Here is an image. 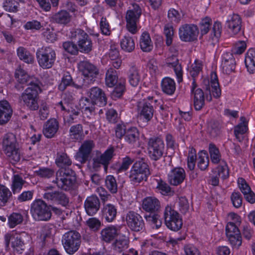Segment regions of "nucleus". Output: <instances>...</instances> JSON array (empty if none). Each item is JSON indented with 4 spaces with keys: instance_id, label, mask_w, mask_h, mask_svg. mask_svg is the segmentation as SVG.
<instances>
[{
    "instance_id": "nucleus-1",
    "label": "nucleus",
    "mask_w": 255,
    "mask_h": 255,
    "mask_svg": "<svg viewBox=\"0 0 255 255\" xmlns=\"http://www.w3.org/2000/svg\"><path fill=\"white\" fill-rule=\"evenodd\" d=\"M56 165L61 168L55 174V179L52 182L58 188L65 191L72 189L76 181L75 172L70 168H66L72 164V160L66 153L57 152L55 160Z\"/></svg>"
},
{
    "instance_id": "nucleus-2",
    "label": "nucleus",
    "mask_w": 255,
    "mask_h": 255,
    "mask_svg": "<svg viewBox=\"0 0 255 255\" xmlns=\"http://www.w3.org/2000/svg\"><path fill=\"white\" fill-rule=\"evenodd\" d=\"M42 83H36L27 87L21 94L20 100L24 108L31 111H37L39 109V94L42 91Z\"/></svg>"
},
{
    "instance_id": "nucleus-3",
    "label": "nucleus",
    "mask_w": 255,
    "mask_h": 255,
    "mask_svg": "<svg viewBox=\"0 0 255 255\" xmlns=\"http://www.w3.org/2000/svg\"><path fill=\"white\" fill-rule=\"evenodd\" d=\"M2 149L9 162L15 164L20 161V153L15 135L12 133L4 135L1 143Z\"/></svg>"
},
{
    "instance_id": "nucleus-4",
    "label": "nucleus",
    "mask_w": 255,
    "mask_h": 255,
    "mask_svg": "<svg viewBox=\"0 0 255 255\" xmlns=\"http://www.w3.org/2000/svg\"><path fill=\"white\" fill-rule=\"evenodd\" d=\"M150 174L147 163L142 161H136L129 172V182L132 185L137 186L143 181H146Z\"/></svg>"
},
{
    "instance_id": "nucleus-5",
    "label": "nucleus",
    "mask_w": 255,
    "mask_h": 255,
    "mask_svg": "<svg viewBox=\"0 0 255 255\" xmlns=\"http://www.w3.org/2000/svg\"><path fill=\"white\" fill-rule=\"evenodd\" d=\"M30 212L34 220L37 221H49L52 216L51 206L40 199H35L32 202Z\"/></svg>"
},
{
    "instance_id": "nucleus-6",
    "label": "nucleus",
    "mask_w": 255,
    "mask_h": 255,
    "mask_svg": "<svg viewBox=\"0 0 255 255\" xmlns=\"http://www.w3.org/2000/svg\"><path fill=\"white\" fill-rule=\"evenodd\" d=\"M114 155V149L113 147L108 148L103 153L96 150L93 155L90 165L95 171L99 170L103 166L105 171H107Z\"/></svg>"
},
{
    "instance_id": "nucleus-7",
    "label": "nucleus",
    "mask_w": 255,
    "mask_h": 255,
    "mask_svg": "<svg viewBox=\"0 0 255 255\" xmlns=\"http://www.w3.org/2000/svg\"><path fill=\"white\" fill-rule=\"evenodd\" d=\"M61 242L66 252L69 255H73L80 247L81 236L78 232L70 230L62 235Z\"/></svg>"
},
{
    "instance_id": "nucleus-8",
    "label": "nucleus",
    "mask_w": 255,
    "mask_h": 255,
    "mask_svg": "<svg viewBox=\"0 0 255 255\" xmlns=\"http://www.w3.org/2000/svg\"><path fill=\"white\" fill-rule=\"evenodd\" d=\"M70 38L77 41L79 51L88 53L92 51L93 43L90 36L83 29L74 28L70 31Z\"/></svg>"
},
{
    "instance_id": "nucleus-9",
    "label": "nucleus",
    "mask_w": 255,
    "mask_h": 255,
    "mask_svg": "<svg viewBox=\"0 0 255 255\" xmlns=\"http://www.w3.org/2000/svg\"><path fill=\"white\" fill-rule=\"evenodd\" d=\"M43 198L49 204H60L66 206L69 203V198L63 192L55 190L52 185L45 186L43 188Z\"/></svg>"
},
{
    "instance_id": "nucleus-10",
    "label": "nucleus",
    "mask_w": 255,
    "mask_h": 255,
    "mask_svg": "<svg viewBox=\"0 0 255 255\" xmlns=\"http://www.w3.org/2000/svg\"><path fill=\"white\" fill-rule=\"evenodd\" d=\"M142 10L137 3H133L127 10L126 15V27L131 34H134L138 31L137 23L139 21Z\"/></svg>"
},
{
    "instance_id": "nucleus-11",
    "label": "nucleus",
    "mask_w": 255,
    "mask_h": 255,
    "mask_svg": "<svg viewBox=\"0 0 255 255\" xmlns=\"http://www.w3.org/2000/svg\"><path fill=\"white\" fill-rule=\"evenodd\" d=\"M148 154L150 158L157 161L162 157L165 150L164 142L159 136L150 137L147 142Z\"/></svg>"
},
{
    "instance_id": "nucleus-12",
    "label": "nucleus",
    "mask_w": 255,
    "mask_h": 255,
    "mask_svg": "<svg viewBox=\"0 0 255 255\" xmlns=\"http://www.w3.org/2000/svg\"><path fill=\"white\" fill-rule=\"evenodd\" d=\"M36 57L39 66L43 69H49L54 64L56 55L52 48L46 47L38 49L36 52Z\"/></svg>"
},
{
    "instance_id": "nucleus-13",
    "label": "nucleus",
    "mask_w": 255,
    "mask_h": 255,
    "mask_svg": "<svg viewBox=\"0 0 255 255\" xmlns=\"http://www.w3.org/2000/svg\"><path fill=\"white\" fill-rule=\"evenodd\" d=\"M164 219L166 226L171 230L178 231L182 226V219L181 216L171 206H166L164 211Z\"/></svg>"
},
{
    "instance_id": "nucleus-14",
    "label": "nucleus",
    "mask_w": 255,
    "mask_h": 255,
    "mask_svg": "<svg viewBox=\"0 0 255 255\" xmlns=\"http://www.w3.org/2000/svg\"><path fill=\"white\" fill-rule=\"evenodd\" d=\"M56 108L64 112V121L66 124L70 125L77 122L80 111L78 109L72 107L71 104L67 102L66 99H63L56 104Z\"/></svg>"
},
{
    "instance_id": "nucleus-15",
    "label": "nucleus",
    "mask_w": 255,
    "mask_h": 255,
    "mask_svg": "<svg viewBox=\"0 0 255 255\" xmlns=\"http://www.w3.org/2000/svg\"><path fill=\"white\" fill-rule=\"evenodd\" d=\"M78 69L84 77L90 83H93L99 75L98 68L89 61H81L78 63Z\"/></svg>"
},
{
    "instance_id": "nucleus-16",
    "label": "nucleus",
    "mask_w": 255,
    "mask_h": 255,
    "mask_svg": "<svg viewBox=\"0 0 255 255\" xmlns=\"http://www.w3.org/2000/svg\"><path fill=\"white\" fill-rule=\"evenodd\" d=\"M127 226L132 231L138 232L144 229V222L142 217L138 213L129 211L124 217Z\"/></svg>"
},
{
    "instance_id": "nucleus-17",
    "label": "nucleus",
    "mask_w": 255,
    "mask_h": 255,
    "mask_svg": "<svg viewBox=\"0 0 255 255\" xmlns=\"http://www.w3.org/2000/svg\"><path fill=\"white\" fill-rule=\"evenodd\" d=\"M198 28L194 24H185L179 29V36L181 41L192 42L197 39Z\"/></svg>"
},
{
    "instance_id": "nucleus-18",
    "label": "nucleus",
    "mask_w": 255,
    "mask_h": 255,
    "mask_svg": "<svg viewBox=\"0 0 255 255\" xmlns=\"http://www.w3.org/2000/svg\"><path fill=\"white\" fill-rule=\"evenodd\" d=\"M137 112L140 119L144 122H148L153 118L154 109L152 101L149 102L146 100L137 103Z\"/></svg>"
},
{
    "instance_id": "nucleus-19",
    "label": "nucleus",
    "mask_w": 255,
    "mask_h": 255,
    "mask_svg": "<svg viewBox=\"0 0 255 255\" xmlns=\"http://www.w3.org/2000/svg\"><path fill=\"white\" fill-rule=\"evenodd\" d=\"M87 96L96 105L103 107L107 104V97L104 91L98 87L90 88L87 93Z\"/></svg>"
},
{
    "instance_id": "nucleus-20",
    "label": "nucleus",
    "mask_w": 255,
    "mask_h": 255,
    "mask_svg": "<svg viewBox=\"0 0 255 255\" xmlns=\"http://www.w3.org/2000/svg\"><path fill=\"white\" fill-rule=\"evenodd\" d=\"M123 229L127 230L126 227L122 226H108L101 231V239L106 243H110L121 234Z\"/></svg>"
},
{
    "instance_id": "nucleus-21",
    "label": "nucleus",
    "mask_w": 255,
    "mask_h": 255,
    "mask_svg": "<svg viewBox=\"0 0 255 255\" xmlns=\"http://www.w3.org/2000/svg\"><path fill=\"white\" fill-rule=\"evenodd\" d=\"M195 80H193L191 86V91L194 95L193 102L195 109L201 110L205 105V95L203 90L197 87Z\"/></svg>"
},
{
    "instance_id": "nucleus-22",
    "label": "nucleus",
    "mask_w": 255,
    "mask_h": 255,
    "mask_svg": "<svg viewBox=\"0 0 255 255\" xmlns=\"http://www.w3.org/2000/svg\"><path fill=\"white\" fill-rule=\"evenodd\" d=\"M94 146L93 140L84 141L77 153L76 159L81 163H85L88 160Z\"/></svg>"
},
{
    "instance_id": "nucleus-23",
    "label": "nucleus",
    "mask_w": 255,
    "mask_h": 255,
    "mask_svg": "<svg viewBox=\"0 0 255 255\" xmlns=\"http://www.w3.org/2000/svg\"><path fill=\"white\" fill-rule=\"evenodd\" d=\"M185 171L181 167L173 168L167 174L168 182L173 186H178L181 184L185 180Z\"/></svg>"
},
{
    "instance_id": "nucleus-24",
    "label": "nucleus",
    "mask_w": 255,
    "mask_h": 255,
    "mask_svg": "<svg viewBox=\"0 0 255 255\" xmlns=\"http://www.w3.org/2000/svg\"><path fill=\"white\" fill-rule=\"evenodd\" d=\"M15 77L18 82L20 84H26L27 87L33 85L34 83L39 84L42 83L41 81L34 76H30L20 67H18L15 72Z\"/></svg>"
},
{
    "instance_id": "nucleus-25",
    "label": "nucleus",
    "mask_w": 255,
    "mask_h": 255,
    "mask_svg": "<svg viewBox=\"0 0 255 255\" xmlns=\"http://www.w3.org/2000/svg\"><path fill=\"white\" fill-rule=\"evenodd\" d=\"M242 19L238 14L233 13L228 16L225 25L234 35L237 34L241 30Z\"/></svg>"
},
{
    "instance_id": "nucleus-26",
    "label": "nucleus",
    "mask_w": 255,
    "mask_h": 255,
    "mask_svg": "<svg viewBox=\"0 0 255 255\" xmlns=\"http://www.w3.org/2000/svg\"><path fill=\"white\" fill-rule=\"evenodd\" d=\"M142 207L143 210L147 212L156 213L160 210L161 203L155 197H147L142 201Z\"/></svg>"
},
{
    "instance_id": "nucleus-27",
    "label": "nucleus",
    "mask_w": 255,
    "mask_h": 255,
    "mask_svg": "<svg viewBox=\"0 0 255 255\" xmlns=\"http://www.w3.org/2000/svg\"><path fill=\"white\" fill-rule=\"evenodd\" d=\"M221 67L223 72L227 74H230L234 71L236 68V61L232 53L225 52L223 54Z\"/></svg>"
},
{
    "instance_id": "nucleus-28",
    "label": "nucleus",
    "mask_w": 255,
    "mask_h": 255,
    "mask_svg": "<svg viewBox=\"0 0 255 255\" xmlns=\"http://www.w3.org/2000/svg\"><path fill=\"white\" fill-rule=\"evenodd\" d=\"M84 207L88 215L93 216L96 214L100 207V202L98 197L96 195L88 197L85 201Z\"/></svg>"
},
{
    "instance_id": "nucleus-29",
    "label": "nucleus",
    "mask_w": 255,
    "mask_h": 255,
    "mask_svg": "<svg viewBox=\"0 0 255 255\" xmlns=\"http://www.w3.org/2000/svg\"><path fill=\"white\" fill-rule=\"evenodd\" d=\"M12 112V109L7 101H0V125L6 124L10 119Z\"/></svg>"
},
{
    "instance_id": "nucleus-30",
    "label": "nucleus",
    "mask_w": 255,
    "mask_h": 255,
    "mask_svg": "<svg viewBox=\"0 0 255 255\" xmlns=\"http://www.w3.org/2000/svg\"><path fill=\"white\" fill-rule=\"evenodd\" d=\"M59 129V123L55 119L48 120L44 125L43 133L47 138H52Z\"/></svg>"
},
{
    "instance_id": "nucleus-31",
    "label": "nucleus",
    "mask_w": 255,
    "mask_h": 255,
    "mask_svg": "<svg viewBox=\"0 0 255 255\" xmlns=\"http://www.w3.org/2000/svg\"><path fill=\"white\" fill-rule=\"evenodd\" d=\"M124 138L125 141L131 146L139 145V133L136 128L131 127L128 128Z\"/></svg>"
},
{
    "instance_id": "nucleus-32",
    "label": "nucleus",
    "mask_w": 255,
    "mask_h": 255,
    "mask_svg": "<svg viewBox=\"0 0 255 255\" xmlns=\"http://www.w3.org/2000/svg\"><path fill=\"white\" fill-rule=\"evenodd\" d=\"M166 63L168 66L173 68L178 82H181L183 81V70L176 56H172L168 57L166 60Z\"/></svg>"
},
{
    "instance_id": "nucleus-33",
    "label": "nucleus",
    "mask_w": 255,
    "mask_h": 255,
    "mask_svg": "<svg viewBox=\"0 0 255 255\" xmlns=\"http://www.w3.org/2000/svg\"><path fill=\"white\" fill-rule=\"evenodd\" d=\"M127 77L129 84L133 87H137L141 82L139 71L135 65L130 66L127 72Z\"/></svg>"
},
{
    "instance_id": "nucleus-34",
    "label": "nucleus",
    "mask_w": 255,
    "mask_h": 255,
    "mask_svg": "<svg viewBox=\"0 0 255 255\" xmlns=\"http://www.w3.org/2000/svg\"><path fill=\"white\" fill-rule=\"evenodd\" d=\"M206 90L209 91L210 95L215 98H218L221 96V90L220 88L217 75L216 73L212 72L211 74V81L210 85L206 87Z\"/></svg>"
},
{
    "instance_id": "nucleus-35",
    "label": "nucleus",
    "mask_w": 255,
    "mask_h": 255,
    "mask_svg": "<svg viewBox=\"0 0 255 255\" xmlns=\"http://www.w3.org/2000/svg\"><path fill=\"white\" fill-rule=\"evenodd\" d=\"M102 218L108 223L113 222L116 218L117 209L111 204H107L104 206L102 210Z\"/></svg>"
},
{
    "instance_id": "nucleus-36",
    "label": "nucleus",
    "mask_w": 255,
    "mask_h": 255,
    "mask_svg": "<svg viewBox=\"0 0 255 255\" xmlns=\"http://www.w3.org/2000/svg\"><path fill=\"white\" fill-rule=\"evenodd\" d=\"M22 173H14L11 178V189L13 194L19 193L26 181Z\"/></svg>"
},
{
    "instance_id": "nucleus-37",
    "label": "nucleus",
    "mask_w": 255,
    "mask_h": 255,
    "mask_svg": "<svg viewBox=\"0 0 255 255\" xmlns=\"http://www.w3.org/2000/svg\"><path fill=\"white\" fill-rule=\"evenodd\" d=\"M4 239L6 248L9 247L10 244L13 248L21 247L23 244L20 235L15 234L13 232L6 234Z\"/></svg>"
},
{
    "instance_id": "nucleus-38",
    "label": "nucleus",
    "mask_w": 255,
    "mask_h": 255,
    "mask_svg": "<svg viewBox=\"0 0 255 255\" xmlns=\"http://www.w3.org/2000/svg\"><path fill=\"white\" fill-rule=\"evenodd\" d=\"M51 19L53 22L65 25L70 22L71 16L67 11L62 10L53 14Z\"/></svg>"
},
{
    "instance_id": "nucleus-39",
    "label": "nucleus",
    "mask_w": 255,
    "mask_h": 255,
    "mask_svg": "<svg viewBox=\"0 0 255 255\" xmlns=\"http://www.w3.org/2000/svg\"><path fill=\"white\" fill-rule=\"evenodd\" d=\"M241 123L234 127V134L239 141L243 139L244 134L248 130V121L244 117L240 118Z\"/></svg>"
},
{
    "instance_id": "nucleus-40",
    "label": "nucleus",
    "mask_w": 255,
    "mask_h": 255,
    "mask_svg": "<svg viewBox=\"0 0 255 255\" xmlns=\"http://www.w3.org/2000/svg\"><path fill=\"white\" fill-rule=\"evenodd\" d=\"M139 46L142 51L145 52H149L152 50L153 43L147 32H143L140 36Z\"/></svg>"
},
{
    "instance_id": "nucleus-41",
    "label": "nucleus",
    "mask_w": 255,
    "mask_h": 255,
    "mask_svg": "<svg viewBox=\"0 0 255 255\" xmlns=\"http://www.w3.org/2000/svg\"><path fill=\"white\" fill-rule=\"evenodd\" d=\"M69 86H72L78 89H82L83 87L82 85H78L74 83L70 73L66 72L64 73L62 78L61 82L58 86V89L61 91H63Z\"/></svg>"
},
{
    "instance_id": "nucleus-42",
    "label": "nucleus",
    "mask_w": 255,
    "mask_h": 255,
    "mask_svg": "<svg viewBox=\"0 0 255 255\" xmlns=\"http://www.w3.org/2000/svg\"><path fill=\"white\" fill-rule=\"evenodd\" d=\"M245 65L250 73L255 72V49H250L246 54L245 59Z\"/></svg>"
},
{
    "instance_id": "nucleus-43",
    "label": "nucleus",
    "mask_w": 255,
    "mask_h": 255,
    "mask_svg": "<svg viewBox=\"0 0 255 255\" xmlns=\"http://www.w3.org/2000/svg\"><path fill=\"white\" fill-rule=\"evenodd\" d=\"M161 87L163 92L169 95H172L176 89L174 80L169 77H165L162 79Z\"/></svg>"
},
{
    "instance_id": "nucleus-44",
    "label": "nucleus",
    "mask_w": 255,
    "mask_h": 255,
    "mask_svg": "<svg viewBox=\"0 0 255 255\" xmlns=\"http://www.w3.org/2000/svg\"><path fill=\"white\" fill-rule=\"evenodd\" d=\"M119 81L117 71L112 67L109 68L106 73V85L109 87H114Z\"/></svg>"
},
{
    "instance_id": "nucleus-45",
    "label": "nucleus",
    "mask_w": 255,
    "mask_h": 255,
    "mask_svg": "<svg viewBox=\"0 0 255 255\" xmlns=\"http://www.w3.org/2000/svg\"><path fill=\"white\" fill-rule=\"evenodd\" d=\"M221 23L219 21L215 22L209 37V41L211 42L212 44L215 45L218 42L221 36Z\"/></svg>"
},
{
    "instance_id": "nucleus-46",
    "label": "nucleus",
    "mask_w": 255,
    "mask_h": 255,
    "mask_svg": "<svg viewBox=\"0 0 255 255\" xmlns=\"http://www.w3.org/2000/svg\"><path fill=\"white\" fill-rule=\"evenodd\" d=\"M209 152L212 163L217 164L224 161L222 159V155L219 148L214 144H209Z\"/></svg>"
},
{
    "instance_id": "nucleus-47",
    "label": "nucleus",
    "mask_w": 255,
    "mask_h": 255,
    "mask_svg": "<svg viewBox=\"0 0 255 255\" xmlns=\"http://www.w3.org/2000/svg\"><path fill=\"white\" fill-rule=\"evenodd\" d=\"M80 104L82 108L84 109L86 114L89 113L92 116L96 115L95 107L96 105L88 96L87 97L82 98L80 101Z\"/></svg>"
},
{
    "instance_id": "nucleus-48",
    "label": "nucleus",
    "mask_w": 255,
    "mask_h": 255,
    "mask_svg": "<svg viewBox=\"0 0 255 255\" xmlns=\"http://www.w3.org/2000/svg\"><path fill=\"white\" fill-rule=\"evenodd\" d=\"M120 45L122 49L126 52H131L135 48L134 40L128 35L123 37L121 40Z\"/></svg>"
},
{
    "instance_id": "nucleus-49",
    "label": "nucleus",
    "mask_w": 255,
    "mask_h": 255,
    "mask_svg": "<svg viewBox=\"0 0 255 255\" xmlns=\"http://www.w3.org/2000/svg\"><path fill=\"white\" fill-rule=\"evenodd\" d=\"M208 132L213 138L219 136L221 133V125L220 123L215 120L211 121L208 124Z\"/></svg>"
},
{
    "instance_id": "nucleus-50",
    "label": "nucleus",
    "mask_w": 255,
    "mask_h": 255,
    "mask_svg": "<svg viewBox=\"0 0 255 255\" xmlns=\"http://www.w3.org/2000/svg\"><path fill=\"white\" fill-rule=\"evenodd\" d=\"M16 52L20 60L28 64L33 62V56L25 48L22 46L19 47L16 50Z\"/></svg>"
},
{
    "instance_id": "nucleus-51",
    "label": "nucleus",
    "mask_w": 255,
    "mask_h": 255,
    "mask_svg": "<svg viewBox=\"0 0 255 255\" xmlns=\"http://www.w3.org/2000/svg\"><path fill=\"white\" fill-rule=\"evenodd\" d=\"M12 197V193L5 186L0 185V207L6 205Z\"/></svg>"
},
{
    "instance_id": "nucleus-52",
    "label": "nucleus",
    "mask_w": 255,
    "mask_h": 255,
    "mask_svg": "<svg viewBox=\"0 0 255 255\" xmlns=\"http://www.w3.org/2000/svg\"><path fill=\"white\" fill-rule=\"evenodd\" d=\"M83 134V126L81 124H77L71 127L69 129L70 137L75 140L82 139Z\"/></svg>"
},
{
    "instance_id": "nucleus-53",
    "label": "nucleus",
    "mask_w": 255,
    "mask_h": 255,
    "mask_svg": "<svg viewBox=\"0 0 255 255\" xmlns=\"http://www.w3.org/2000/svg\"><path fill=\"white\" fill-rule=\"evenodd\" d=\"M23 221V217L20 213L13 212L8 217V225L10 228H13L21 224Z\"/></svg>"
},
{
    "instance_id": "nucleus-54",
    "label": "nucleus",
    "mask_w": 255,
    "mask_h": 255,
    "mask_svg": "<svg viewBox=\"0 0 255 255\" xmlns=\"http://www.w3.org/2000/svg\"><path fill=\"white\" fill-rule=\"evenodd\" d=\"M105 186L112 194L118 192V184L116 178L111 175H107L105 180Z\"/></svg>"
},
{
    "instance_id": "nucleus-55",
    "label": "nucleus",
    "mask_w": 255,
    "mask_h": 255,
    "mask_svg": "<svg viewBox=\"0 0 255 255\" xmlns=\"http://www.w3.org/2000/svg\"><path fill=\"white\" fill-rule=\"evenodd\" d=\"M128 241L126 236H123L117 239L113 244L114 250L118 253H121L128 248Z\"/></svg>"
},
{
    "instance_id": "nucleus-56",
    "label": "nucleus",
    "mask_w": 255,
    "mask_h": 255,
    "mask_svg": "<svg viewBox=\"0 0 255 255\" xmlns=\"http://www.w3.org/2000/svg\"><path fill=\"white\" fill-rule=\"evenodd\" d=\"M144 216L146 221L150 225L152 229H159L162 225V222L159 216L156 213Z\"/></svg>"
},
{
    "instance_id": "nucleus-57",
    "label": "nucleus",
    "mask_w": 255,
    "mask_h": 255,
    "mask_svg": "<svg viewBox=\"0 0 255 255\" xmlns=\"http://www.w3.org/2000/svg\"><path fill=\"white\" fill-rule=\"evenodd\" d=\"M209 160L208 154L206 152H201L198 154L197 158V166L202 171L207 169L209 166Z\"/></svg>"
},
{
    "instance_id": "nucleus-58",
    "label": "nucleus",
    "mask_w": 255,
    "mask_h": 255,
    "mask_svg": "<svg viewBox=\"0 0 255 255\" xmlns=\"http://www.w3.org/2000/svg\"><path fill=\"white\" fill-rule=\"evenodd\" d=\"M125 80L120 79L119 82L116 85V87L112 93V96L116 98H120L125 90Z\"/></svg>"
},
{
    "instance_id": "nucleus-59",
    "label": "nucleus",
    "mask_w": 255,
    "mask_h": 255,
    "mask_svg": "<svg viewBox=\"0 0 255 255\" xmlns=\"http://www.w3.org/2000/svg\"><path fill=\"white\" fill-rule=\"evenodd\" d=\"M216 170L217 173L216 174L219 177H221L223 179L227 178L229 176V169L227 163L225 161L220 163Z\"/></svg>"
},
{
    "instance_id": "nucleus-60",
    "label": "nucleus",
    "mask_w": 255,
    "mask_h": 255,
    "mask_svg": "<svg viewBox=\"0 0 255 255\" xmlns=\"http://www.w3.org/2000/svg\"><path fill=\"white\" fill-rule=\"evenodd\" d=\"M164 33L166 37L165 42L167 46L171 45L174 36V30L173 26L167 24L164 26Z\"/></svg>"
},
{
    "instance_id": "nucleus-61",
    "label": "nucleus",
    "mask_w": 255,
    "mask_h": 255,
    "mask_svg": "<svg viewBox=\"0 0 255 255\" xmlns=\"http://www.w3.org/2000/svg\"><path fill=\"white\" fill-rule=\"evenodd\" d=\"M196 151L193 147L190 148L187 158V166L190 170H193L195 166L196 158Z\"/></svg>"
},
{
    "instance_id": "nucleus-62",
    "label": "nucleus",
    "mask_w": 255,
    "mask_h": 255,
    "mask_svg": "<svg viewBox=\"0 0 255 255\" xmlns=\"http://www.w3.org/2000/svg\"><path fill=\"white\" fill-rule=\"evenodd\" d=\"M212 24V20L209 17L203 18L200 22L199 26L201 33L202 35L206 34L209 31Z\"/></svg>"
},
{
    "instance_id": "nucleus-63",
    "label": "nucleus",
    "mask_w": 255,
    "mask_h": 255,
    "mask_svg": "<svg viewBox=\"0 0 255 255\" xmlns=\"http://www.w3.org/2000/svg\"><path fill=\"white\" fill-rule=\"evenodd\" d=\"M63 47L65 51L72 55H76L79 51L77 45L73 42L66 41L63 43Z\"/></svg>"
},
{
    "instance_id": "nucleus-64",
    "label": "nucleus",
    "mask_w": 255,
    "mask_h": 255,
    "mask_svg": "<svg viewBox=\"0 0 255 255\" xmlns=\"http://www.w3.org/2000/svg\"><path fill=\"white\" fill-rule=\"evenodd\" d=\"M178 204L179 210L181 213L185 214L189 211V204L186 197H179Z\"/></svg>"
}]
</instances>
